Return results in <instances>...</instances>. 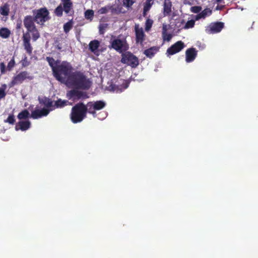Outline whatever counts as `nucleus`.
Masks as SVG:
<instances>
[{
    "mask_svg": "<svg viewBox=\"0 0 258 258\" xmlns=\"http://www.w3.org/2000/svg\"><path fill=\"white\" fill-rule=\"evenodd\" d=\"M46 60L51 68L53 76L55 79L62 82L67 78V82L69 78L71 76L73 68L70 62L63 61L60 63L59 60L55 61L53 57H47Z\"/></svg>",
    "mask_w": 258,
    "mask_h": 258,
    "instance_id": "f257e3e1",
    "label": "nucleus"
},
{
    "mask_svg": "<svg viewBox=\"0 0 258 258\" xmlns=\"http://www.w3.org/2000/svg\"><path fill=\"white\" fill-rule=\"evenodd\" d=\"M68 83L76 89L83 90H88L92 85V82L83 73L78 71L71 74Z\"/></svg>",
    "mask_w": 258,
    "mask_h": 258,
    "instance_id": "f03ea898",
    "label": "nucleus"
},
{
    "mask_svg": "<svg viewBox=\"0 0 258 258\" xmlns=\"http://www.w3.org/2000/svg\"><path fill=\"white\" fill-rule=\"evenodd\" d=\"M89 110L87 104L83 102L76 104L71 109L70 118L74 123L82 122L87 117Z\"/></svg>",
    "mask_w": 258,
    "mask_h": 258,
    "instance_id": "7ed1b4c3",
    "label": "nucleus"
},
{
    "mask_svg": "<svg viewBox=\"0 0 258 258\" xmlns=\"http://www.w3.org/2000/svg\"><path fill=\"white\" fill-rule=\"evenodd\" d=\"M30 33H32V40L33 41H36L40 37L39 33L36 27H33V29H31L23 34L22 37L23 46L26 52L29 54H31L32 53L33 50V48L30 43L31 37Z\"/></svg>",
    "mask_w": 258,
    "mask_h": 258,
    "instance_id": "20e7f679",
    "label": "nucleus"
},
{
    "mask_svg": "<svg viewBox=\"0 0 258 258\" xmlns=\"http://www.w3.org/2000/svg\"><path fill=\"white\" fill-rule=\"evenodd\" d=\"M33 78L34 77L31 75L29 72L27 71H22L13 77L9 85L10 87H12L16 85L22 83L26 79L32 80Z\"/></svg>",
    "mask_w": 258,
    "mask_h": 258,
    "instance_id": "39448f33",
    "label": "nucleus"
},
{
    "mask_svg": "<svg viewBox=\"0 0 258 258\" xmlns=\"http://www.w3.org/2000/svg\"><path fill=\"white\" fill-rule=\"evenodd\" d=\"M121 62L130 66L132 68H136L139 65V59L130 52H126L121 55Z\"/></svg>",
    "mask_w": 258,
    "mask_h": 258,
    "instance_id": "423d86ee",
    "label": "nucleus"
},
{
    "mask_svg": "<svg viewBox=\"0 0 258 258\" xmlns=\"http://www.w3.org/2000/svg\"><path fill=\"white\" fill-rule=\"evenodd\" d=\"M50 17H25L24 20V24L27 28V31L33 29V27H36L34 25V22L39 23L40 21L41 24L49 19Z\"/></svg>",
    "mask_w": 258,
    "mask_h": 258,
    "instance_id": "0eeeda50",
    "label": "nucleus"
},
{
    "mask_svg": "<svg viewBox=\"0 0 258 258\" xmlns=\"http://www.w3.org/2000/svg\"><path fill=\"white\" fill-rule=\"evenodd\" d=\"M109 48H112L120 53L125 51L128 48V45L125 40L120 39H114L111 42Z\"/></svg>",
    "mask_w": 258,
    "mask_h": 258,
    "instance_id": "6e6552de",
    "label": "nucleus"
},
{
    "mask_svg": "<svg viewBox=\"0 0 258 258\" xmlns=\"http://www.w3.org/2000/svg\"><path fill=\"white\" fill-rule=\"evenodd\" d=\"M89 113L93 115L94 117L96 116V110H99L105 107L106 103L104 101L102 100L97 101H91L89 102L87 104Z\"/></svg>",
    "mask_w": 258,
    "mask_h": 258,
    "instance_id": "1a4fd4ad",
    "label": "nucleus"
},
{
    "mask_svg": "<svg viewBox=\"0 0 258 258\" xmlns=\"http://www.w3.org/2000/svg\"><path fill=\"white\" fill-rule=\"evenodd\" d=\"M224 28V23L214 22L211 23L206 27L205 32L208 34H214L220 33Z\"/></svg>",
    "mask_w": 258,
    "mask_h": 258,
    "instance_id": "9d476101",
    "label": "nucleus"
},
{
    "mask_svg": "<svg viewBox=\"0 0 258 258\" xmlns=\"http://www.w3.org/2000/svg\"><path fill=\"white\" fill-rule=\"evenodd\" d=\"M76 89L70 90L67 94L69 98H73L75 99H85L89 97L88 94L85 92H83Z\"/></svg>",
    "mask_w": 258,
    "mask_h": 258,
    "instance_id": "9b49d317",
    "label": "nucleus"
},
{
    "mask_svg": "<svg viewBox=\"0 0 258 258\" xmlns=\"http://www.w3.org/2000/svg\"><path fill=\"white\" fill-rule=\"evenodd\" d=\"M185 45L182 41H178L172 45L167 50V54L171 55L180 51L184 47Z\"/></svg>",
    "mask_w": 258,
    "mask_h": 258,
    "instance_id": "f8f14e48",
    "label": "nucleus"
},
{
    "mask_svg": "<svg viewBox=\"0 0 258 258\" xmlns=\"http://www.w3.org/2000/svg\"><path fill=\"white\" fill-rule=\"evenodd\" d=\"M51 110H52V109H47L45 108H43L41 109H36L34 111H32L30 117L33 119H38L43 116H46Z\"/></svg>",
    "mask_w": 258,
    "mask_h": 258,
    "instance_id": "ddd939ff",
    "label": "nucleus"
},
{
    "mask_svg": "<svg viewBox=\"0 0 258 258\" xmlns=\"http://www.w3.org/2000/svg\"><path fill=\"white\" fill-rule=\"evenodd\" d=\"M135 34H136V42L137 44H140L141 45H143V42L145 40L146 35L143 29L139 28L137 26L135 27Z\"/></svg>",
    "mask_w": 258,
    "mask_h": 258,
    "instance_id": "4468645a",
    "label": "nucleus"
},
{
    "mask_svg": "<svg viewBox=\"0 0 258 258\" xmlns=\"http://www.w3.org/2000/svg\"><path fill=\"white\" fill-rule=\"evenodd\" d=\"M198 51L195 48L191 47L186 49L185 51V61L186 62H191L196 58Z\"/></svg>",
    "mask_w": 258,
    "mask_h": 258,
    "instance_id": "2eb2a0df",
    "label": "nucleus"
},
{
    "mask_svg": "<svg viewBox=\"0 0 258 258\" xmlns=\"http://www.w3.org/2000/svg\"><path fill=\"white\" fill-rule=\"evenodd\" d=\"M117 10L112 6H106L102 7L98 10L97 13L98 15L103 14H110L116 15L117 13Z\"/></svg>",
    "mask_w": 258,
    "mask_h": 258,
    "instance_id": "dca6fc26",
    "label": "nucleus"
},
{
    "mask_svg": "<svg viewBox=\"0 0 258 258\" xmlns=\"http://www.w3.org/2000/svg\"><path fill=\"white\" fill-rule=\"evenodd\" d=\"M172 5L171 0H164L163 14L165 16L171 15L172 12Z\"/></svg>",
    "mask_w": 258,
    "mask_h": 258,
    "instance_id": "f3484780",
    "label": "nucleus"
},
{
    "mask_svg": "<svg viewBox=\"0 0 258 258\" xmlns=\"http://www.w3.org/2000/svg\"><path fill=\"white\" fill-rule=\"evenodd\" d=\"M31 122L29 120L26 121H20L18 124L16 125V130H18L19 129L21 131H26L30 127Z\"/></svg>",
    "mask_w": 258,
    "mask_h": 258,
    "instance_id": "a211bd4d",
    "label": "nucleus"
},
{
    "mask_svg": "<svg viewBox=\"0 0 258 258\" xmlns=\"http://www.w3.org/2000/svg\"><path fill=\"white\" fill-rule=\"evenodd\" d=\"M107 17H102L100 21L99 31L100 34H104L106 29L108 27V24L106 23Z\"/></svg>",
    "mask_w": 258,
    "mask_h": 258,
    "instance_id": "6ab92c4d",
    "label": "nucleus"
},
{
    "mask_svg": "<svg viewBox=\"0 0 258 258\" xmlns=\"http://www.w3.org/2000/svg\"><path fill=\"white\" fill-rule=\"evenodd\" d=\"M159 51V47L157 46H153L144 50V54L147 57L152 58L154 55Z\"/></svg>",
    "mask_w": 258,
    "mask_h": 258,
    "instance_id": "aec40b11",
    "label": "nucleus"
},
{
    "mask_svg": "<svg viewBox=\"0 0 258 258\" xmlns=\"http://www.w3.org/2000/svg\"><path fill=\"white\" fill-rule=\"evenodd\" d=\"M39 102L40 103L44 105L45 107V108L52 109V110L54 109L53 104V102L50 98L45 97L42 99L39 100Z\"/></svg>",
    "mask_w": 258,
    "mask_h": 258,
    "instance_id": "412c9836",
    "label": "nucleus"
},
{
    "mask_svg": "<svg viewBox=\"0 0 258 258\" xmlns=\"http://www.w3.org/2000/svg\"><path fill=\"white\" fill-rule=\"evenodd\" d=\"M100 46V42L97 40L91 41L89 44V48L90 51L93 53H95L98 50Z\"/></svg>",
    "mask_w": 258,
    "mask_h": 258,
    "instance_id": "4be33fe9",
    "label": "nucleus"
},
{
    "mask_svg": "<svg viewBox=\"0 0 258 258\" xmlns=\"http://www.w3.org/2000/svg\"><path fill=\"white\" fill-rule=\"evenodd\" d=\"M63 4L64 11L68 14L72 8L73 4L71 0H61Z\"/></svg>",
    "mask_w": 258,
    "mask_h": 258,
    "instance_id": "5701e85b",
    "label": "nucleus"
},
{
    "mask_svg": "<svg viewBox=\"0 0 258 258\" xmlns=\"http://www.w3.org/2000/svg\"><path fill=\"white\" fill-rule=\"evenodd\" d=\"M154 4V0H146L144 5L143 14L144 16L147 14V13L150 10L152 6Z\"/></svg>",
    "mask_w": 258,
    "mask_h": 258,
    "instance_id": "b1692460",
    "label": "nucleus"
},
{
    "mask_svg": "<svg viewBox=\"0 0 258 258\" xmlns=\"http://www.w3.org/2000/svg\"><path fill=\"white\" fill-rule=\"evenodd\" d=\"M68 103V100H62L61 99H58L56 101L53 105L54 109L55 108H62L67 105Z\"/></svg>",
    "mask_w": 258,
    "mask_h": 258,
    "instance_id": "393cba45",
    "label": "nucleus"
},
{
    "mask_svg": "<svg viewBox=\"0 0 258 258\" xmlns=\"http://www.w3.org/2000/svg\"><path fill=\"white\" fill-rule=\"evenodd\" d=\"M10 31L7 28H2L0 29V36L3 38H8L10 37Z\"/></svg>",
    "mask_w": 258,
    "mask_h": 258,
    "instance_id": "a878e982",
    "label": "nucleus"
},
{
    "mask_svg": "<svg viewBox=\"0 0 258 258\" xmlns=\"http://www.w3.org/2000/svg\"><path fill=\"white\" fill-rule=\"evenodd\" d=\"M29 117H30V115L29 111L27 109H24L20 112L17 116L18 118L20 120L26 119Z\"/></svg>",
    "mask_w": 258,
    "mask_h": 258,
    "instance_id": "bb28decb",
    "label": "nucleus"
},
{
    "mask_svg": "<svg viewBox=\"0 0 258 258\" xmlns=\"http://www.w3.org/2000/svg\"><path fill=\"white\" fill-rule=\"evenodd\" d=\"M73 21L72 20H70L63 25V30L66 33H68L73 28Z\"/></svg>",
    "mask_w": 258,
    "mask_h": 258,
    "instance_id": "cd10ccee",
    "label": "nucleus"
},
{
    "mask_svg": "<svg viewBox=\"0 0 258 258\" xmlns=\"http://www.w3.org/2000/svg\"><path fill=\"white\" fill-rule=\"evenodd\" d=\"M36 16H48L49 12L46 8H41L36 11Z\"/></svg>",
    "mask_w": 258,
    "mask_h": 258,
    "instance_id": "c85d7f7f",
    "label": "nucleus"
},
{
    "mask_svg": "<svg viewBox=\"0 0 258 258\" xmlns=\"http://www.w3.org/2000/svg\"><path fill=\"white\" fill-rule=\"evenodd\" d=\"M9 8L7 4L4 5L3 6L1 7L0 12L1 14L3 16H7L9 14Z\"/></svg>",
    "mask_w": 258,
    "mask_h": 258,
    "instance_id": "c756f323",
    "label": "nucleus"
},
{
    "mask_svg": "<svg viewBox=\"0 0 258 258\" xmlns=\"http://www.w3.org/2000/svg\"><path fill=\"white\" fill-rule=\"evenodd\" d=\"M212 14V10L210 8H207L204 9L201 14L198 15L197 16H209Z\"/></svg>",
    "mask_w": 258,
    "mask_h": 258,
    "instance_id": "7c9ffc66",
    "label": "nucleus"
},
{
    "mask_svg": "<svg viewBox=\"0 0 258 258\" xmlns=\"http://www.w3.org/2000/svg\"><path fill=\"white\" fill-rule=\"evenodd\" d=\"M16 63L15 61L14 56L12 57L11 60L9 62L7 66V69L8 71H11L12 69L15 67Z\"/></svg>",
    "mask_w": 258,
    "mask_h": 258,
    "instance_id": "2f4dec72",
    "label": "nucleus"
},
{
    "mask_svg": "<svg viewBox=\"0 0 258 258\" xmlns=\"http://www.w3.org/2000/svg\"><path fill=\"white\" fill-rule=\"evenodd\" d=\"M55 44V47L56 49L59 51H62V49L63 48V46H62V43L61 42H60V41L58 40H56L54 41Z\"/></svg>",
    "mask_w": 258,
    "mask_h": 258,
    "instance_id": "473e14b6",
    "label": "nucleus"
},
{
    "mask_svg": "<svg viewBox=\"0 0 258 258\" xmlns=\"http://www.w3.org/2000/svg\"><path fill=\"white\" fill-rule=\"evenodd\" d=\"M195 24V20H189L186 23V24L184 26V28L188 29V28H192L194 26Z\"/></svg>",
    "mask_w": 258,
    "mask_h": 258,
    "instance_id": "72a5a7b5",
    "label": "nucleus"
},
{
    "mask_svg": "<svg viewBox=\"0 0 258 258\" xmlns=\"http://www.w3.org/2000/svg\"><path fill=\"white\" fill-rule=\"evenodd\" d=\"M6 122H8L11 124H14L15 122V116L13 114L9 115L7 120L5 121Z\"/></svg>",
    "mask_w": 258,
    "mask_h": 258,
    "instance_id": "f704fd0d",
    "label": "nucleus"
},
{
    "mask_svg": "<svg viewBox=\"0 0 258 258\" xmlns=\"http://www.w3.org/2000/svg\"><path fill=\"white\" fill-rule=\"evenodd\" d=\"M153 20L150 19H148L146 22V27H145V29L146 31H149L152 26V24H153Z\"/></svg>",
    "mask_w": 258,
    "mask_h": 258,
    "instance_id": "c9c22d12",
    "label": "nucleus"
},
{
    "mask_svg": "<svg viewBox=\"0 0 258 258\" xmlns=\"http://www.w3.org/2000/svg\"><path fill=\"white\" fill-rule=\"evenodd\" d=\"M162 37L164 41H169L171 39L172 35L171 34H168L166 32L162 34Z\"/></svg>",
    "mask_w": 258,
    "mask_h": 258,
    "instance_id": "e433bc0d",
    "label": "nucleus"
},
{
    "mask_svg": "<svg viewBox=\"0 0 258 258\" xmlns=\"http://www.w3.org/2000/svg\"><path fill=\"white\" fill-rule=\"evenodd\" d=\"M135 2V0H123V4L127 7L131 6Z\"/></svg>",
    "mask_w": 258,
    "mask_h": 258,
    "instance_id": "4c0bfd02",
    "label": "nucleus"
},
{
    "mask_svg": "<svg viewBox=\"0 0 258 258\" xmlns=\"http://www.w3.org/2000/svg\"><path fill=\"white\" fill-rule=\"evenodd\" d=\"M202 10L200 6H194L190 8V11L194 13H198Z\"/></svg>",
    "mask_w": 258,
    "mask_h": 258,
    "instance_id": "58836bf2",
    "label": "nucleus"
},
{
    "mask_svg": "<svg viewBox=\"0 0 258 258\" xmlns=\"http://www.w3.org/2000/svg\"><path fill=\"white\" fill-rule=\"evenodd\" d=\"M21 63L22 66L23 67H27L29 65L30 62L27 60V57L26 56H25L24 58L22 59L21 60Z\"/></svg>",
    "mask_w": 258,
    "mask_h": 258,
    "instance_id": "ea45409f",
    "label": "nucleus"
},
{
    "mask_svg": "<svg viewBox=\"0 0 258 258\" xmlns=\"http://www.w3.org/2000/svg\"><path fill=\"white\" fill-rule=\"evenodd\" d=\"M129 83L126 81H124L123 83L121 86V88L119 89V92H122L124 89H126L128 87Z\"/></svg>",
    "mask_w": 258,
    "mask_h": 258,
    "instance_id": "a19ab883",
    "label": "nucleus"
},
{
    "mask_svg": "<svg viewBox=\"0 0 258 258\" xmlns=\"http://www.w3.org/2000/svg\"><path fill=\"white\" fill-rule=\"evenodd\" d=\"M63 9L61 6H59L56 8L55 10V13L56 15H61L62 14Z\"/></svg>",
    "mask_w": 258,
    "mask_h": 258,
    "instance_id": "79ce46f5",
    "label": "nucleus"
},
{
    "mask_svg": "<svg viewBox=\"0 0 258 258\" xmlns=\"http://www.w3.org/2000/svg\"><path fill=\"white\" fill-rule=\"evenodd\" d=\"M6 95V93L5 92V89L3 88H0V100L4 98Z\"/></svg>",
    "mask_w": 258,
    "mask_h": 258,
    "instance_id": "37998d69",
    "label": "nucleus"
},
{
    "mask_svg": "<svg viewBox=\"0 0 258 258\" xmlns=\"http://www.w3.org/2000/svg\"><path fill=\"white\" fill-rule=\"evenodd\" d=\"M1 72L2 74H4L6 73V66L4 62L0 63Z\"/></svg>",
    "mask_w": 258,
    "mask_h": 258,
    "instance_id": "c03bdc74",
    "label": "nucleus"
},
{
    "mask_svg": "<svg viewBox=\"0 0 258 258\" xmlns=\"http://www.w3.org/2000/svg\"><path fill=\"white\" fill-rule=\"evenodd\" d=\"M94 11L92 10H88L85 12V16H93Z\"/></svg>",
    "mask_w": 258,
    "mask_h": 258,
    "instance_id": "a18cd8bd",
    "label": "nucleus"
},
{
    "mask_svg": "<svg viewBox=\"0 0 258 258\" xmlns=\"http://www.w3.org/2000/svg\"><path fill=\"white\" fill-rule=\"evenodd\" d=\"M167 25H165V24H163V27H162V34L163 33H165L167 32Z\"/></svg>",
    "mask_w": 258,
    "mask_h": 258,
    "instance_id": "49530a36",
    "label": "nucleus"
},
{
    "mask_svg": "<svg viewBox=\"0 0 258 258\" xmlns=\"http://www.w3.org/2000/svg\"><path fill=\"white\" fill-rule=\"evenodd\" d=\"M195 18H196V20H199V19H200L202 17H195ZM203 18H205V17H203Z\"/></svg>",
    "mask_w": 258,
    "mask_h": 258,
    "instance_id": "de8ad7c7",
    "label": "nucleus"
},
{
    "mask_svg": "<svg viewBox=\"0 0 258 258\" xmlns=\"http://www.w3.org/2000/svg\"><path fill=\"white\" fill-rule=\"evenodd\" d=\"M115 86L114 85L113 87V88L114 89V91H115L116 92H118V90H116V89H115Z\"/></svg>",
    "mask_w": 258,
    "mask_h": 258,
    "instance_id": "09e8293b",
    "label": "nucleus"
},
{
    "mask_svg": "<svg viewBox=\"0 0 258 258\" xmlns=\"http://www.w3.org/2000/svg\"><path fill=\"white\" fill-rule=\"evenodd\" d=\"M87 19H90L91 20H92V19H91L92 17H86Z\"/></svg>",
    "mask_w": 258,
    "mask_h": 258,
    "instance_id": "8fccbe9b",
    "label": "nucleus"
},
{
    "mask_svg": "<svg viewBox=\"0 0 258 258\" xmlns=\"http://www.w3.org/2000/svg\"><path fill=\"white\" fill-rule=\"evenodd\" d=\"M222 0H216V2L218 3H220Z\"/></svg>",
    "mask_w": 258,
    "mask_h": 258,
    "instance_id": "3c124183",
    "label": "nucleus"
},
{
    "mask_svg": "<svg viewBox=\"0 0 258 258\" xmlns=\"http://www.w3.org/2000/svg\"><path fill=\"white\" fill-rule=\"evenodd\" d=\"M17 28H20V26H19L18 25H17Z\"/></svg>",
    "mask_w": 258,
    "mask_h": 258,
    "instance_id": "603ef678",
    "label": "nucleus"
}]
</instances>
